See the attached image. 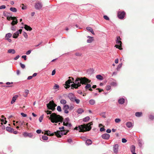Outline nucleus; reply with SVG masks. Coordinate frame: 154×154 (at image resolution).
I'll return each mask as SVG.
<instances>
[{"instance_id": "obj_1", "label": "nucleus", "mask_w": 154, "mask_h": 154, "mask_svg": "<svg viewBox=\"0 0 154 154\" xmlns=\"http://www.w3.org/2000/svg\"><path fill=\"white\" fill-rule=\"evenodd\" d=\"M90 82V80L85 77L77 78L75 81V83L71 85V86L75 88H77L81 86V84H85Z\"/></svg>"}, {"instance_id": "obj_2", "label": "nucleus", "mask_w": 154, "mask_h": 154, "mask_svg": "<svg viewBox=\"0 0 154 154\" xmlns=\"http://www.w3.org/2000/svg\"><path fill=\"white\" fill-rule=\"evenodd\" d=\"M92 124V122H91L86 125H82L79 126L78 127H75V129L79 130V132H84L85 131H88L91 129V125Z\"/></svg>"}, {"instance_id": "obj_3", "label": "nucleus", "mask_w": 154, "mask_h": 154, "mask_svg": "<svg viewBox=\"0 0 154 154\" xmlns=\"http://www.w3.org/2000/svg\"><path fill=\"white\" fill-rule=\"evenodd\" d=\"M49 119L52 123H57L58 122H62L63 119L59 115H57L55 113H52L50 115Z\"/></svg>"}, {"instance_id": "obj_4", "label": "nucleus", "mask_w": 154, "mask_h": 154, "mask_svg": "<svg viewBox=\"0 0 154 154\" xmlns=\"http://www.w3.org/2000/svg\"><path fill=\"white\" fill-rule=\"evenodd\" d=\"M121 38L119 36L117 37V39L116 41V44L117 45H116L115 46L116 48H118L120 50H122V48H121V45L122 42L120 41Z\"/></svg>"}, {"instance_id": "obj_5", "label": "nucleus", "mask_w": 154, "mask_h": 154, "mask_svg": "<svg viewBox=\"0 0 154 154\" xmlns=\"http://www.w3.org/2000/svg\"><path fill=\"white\" fill-rule=\"evenodd\" d=\"M47 106L49 109L53 110L55 109V107L57 105L54 103V101H50L49 103L47 104Z\"/></svg>"}, {"instance_id": "obj_6", "label": "nucleus", "mask_w": 154, "mask_h": 154, "mask_svg": "<svg viewBox=\"0 0 154 154\" xmlns=\"http://www.w3.org/2000/svg\"><path fill=\"white\" fill-rule=\"evenodd\" d=\"M69 118H65L63 122V125L64 126H67L69 127H71L72 125L69 122Z\"/></svg>"}, {"instance_id": "obj_7", "label": "nucleus", "mask_w": 154, "mask_h": 154, "mask_svg": "<svg viewBox=\"0 0 154 154\" xmlns=\"http://www.w3.org/2000/svg\"><path fill=\"white\" fill-rule=\"evenodd\" d=\"M69 118H65L63 122V125L64 126H67L69 127H71L72 125L69 122Z\"/></svg>"}, {"instance_id": "obj_8", "label": "nucleus", "mask_w": 154, "mask_h": 154, "mask_svg": "<svg viewBox=\"0 0 154 154\" xmlns=\"http://www.w3.org/2000/svg\"><path fill=\"white\" fill-rule=\"evenodd\" d=\"M125 15V13L124 11H119L118 13V16L120 19H123Z\"/></svg>"}, {"instance_id": "obj_9", "label": "nucleus", "mask_w": 154, "mask_h": 154, "mask_svg": "<svg viewBox=\"0 0 154 154\" xmlns=\"http://www.w3.org/2000/svg\"><path fill=\"white\" fill-rule=\"evenodd\" d=\"M42 4L40 2H37L35 3V7L36 10H40L42 7Z\"/></svg>"}, {"instance_id": "obj_10", "label": "nucleus", "mask_w": 154, "mask_h": 154, "mask_svg": "<svg viewBox=\"0 0 154 154\" xmlns=\"http://www.w3.org/2000/svg\"><path fill=\"white\" fill-rule=\"evenodd\" d=\"M22 31V29H20L18 31L15 32L13 35V38H17L18 37L19 34L21 33Z\"/></svg>"}, {"instance_id": "obj_11", "label": "nucleus", "mask_w": 154, "mask_h": 154, "mask_svg": "<svg viewBox=\"0 0 154 154\" xmlns=\"http://www.w3.org/2000/svg\"><path fill=\"white\" fill-rule=\"evenodd\" d=\"M69 108V106L68 105L66 104L64 105L63 106V109L64 110V112L65 113L67 114L69 113L68 109Z\"/></svg>"}, {"instance_id": "obj_12", "label": "nucleus", "mask_w": 154, "mask_h": 154, "mask_svg": "<svg viewBox=\"0 0 154 154\" xmlns=\"http://www.w3.org/2000/svg\"><path fill=\"white\" fill-rule=\"evenodd\" d=\"M110 135L108 134L105 133L101 135L102 138L105 140H108L110 137Z\"/></svg>"}, {"instance_id": "obj_13", "label": "nucleus", "mask_w": 154, "mask_h": 154, "mask_svg": "<svg viewBox=\"0 0 154 154\" xmlns=\"http://www.w3.org/2000/svg\"><path fill=\"white\" fill-rule=\"evenodd\" d=\"M119 147V145L117 144L114 145L113 147V150L115 153H117L118 152Z\"/></svg>"}, {"instance_id": "obj_14", "label": "nucleus", "mask_w": 154, "mask_h": 154, "mask_svg": "<svg viewBox=\"0 0 154 154\" xmlns=\"http://www.w3.org/2000/svg\"><path fill=\"white\" fill-rule=\"evenodd\" d=\"M72 81L70 79H68L66 82L65 85L66 86V89L69 88L70 87V86L69 85V84H70V83H72Z\"/></svg>"}, {"instance_id": "obj_15", "label": "nucleus", "mask_w": 154, "mask_h": 154, "mask_svg": "<svg viewBox=\"0 0 154 154\" xmlns=\"http://www.w3.org/2000/svg\"><path fill=\"white\" fill-rule=\"evenodd\" d=\"M68 97L71 101H74V100L75 97L72 93H70L69 94Z\"/></svg>"}, {"instance_id": "obj_16", "label": "nucleus", "mask_w": 154, "mask_h": 154, "mask_svg": "<svg viewBox=\"0 0 154 154\" xmlns=\"http://www.w3.org/2000/svg\"><path fill=\"white\" fill-rule=\"evenodd\" d=\"M18 97V95H15L12 97V100L11 101V104L14 103L15 102L17 99Z\"/></svg>"}, {"instance_id": "obj_17", "label": "nucleus", "mask_w": 154, "mask_h": 154, "mask_svg": "<svg viewBox=\"0 0 154 154\" xmlns=\"http://www.w3.org/2000/svg\"><path fill=\"white\" fill-rule=\"evenodd\" d=\"M23 135L24 137H31L32 136V134L30 133H28L26 132H24L23 134Z\"/></svg>"}, {"instance_id": "obj_18", "label": "nucleus", "mask_w": 154, "mask_h": 154, "mask_svg": "<svg viewBox=\"0 0 154 154\" xmlns=\"http://www.w3.org/2000/svg\"><path fill=\"white\" fill-rule=\"evenodd\" d=\"M126 125L128 128H132L133 126V124L131 122H128L126 123Z\"/></svg>"}, {"instance_id": "obj_19", "label": "nucleus", "mask_w": 154, "mask_h": 154, "mask_svg": "<svg viewBox=\"0 0 154 154\" xmlns=\"http://www.w3.org/2000/svg\"><path fill=\"white\" fill-rule=\"evenodd\" d=\"M55 133L56 135L58 137H60L62 136V132H61V131H57Z\"/></svg>"}, {"instance_id": "obj_20", "label": "nucleus", "mask_w": 154, "mask_h": 154, "mask_svg": "<svg viewBox=\"0 0 154 154\" xmlns=\"http://www.w3.org/2000/svg\"><path fill=\"white\" fill-rule=\"evenodd\" d=\"M84 112V110L82 108H79L76 111V112L79 114H81Z\"/></svg>"}, {"instance_id": "obj_21", "label": "nucleus", "mask_w": 154, "mask_h": 154, "mask_svg": "<svg viewBox=\"0 0 154 154\" xmlns=\"http://www.w3.org/2000/svg\"><path fill=\"white\" fill-rule=\"evenodd\" d=\"M16 52L15 50L13 49H10L8 51V53H11L12 54H14Z\"/></svg>"}, {"instance_id": "obj_22", "label": "nucleus", "mask_w": 154, "mask_h": 154, "mask_svg": "<svg viewBox=\"0 0 154 154\" xmlns=\"http://www.w3.org/2000/svg\"><path fill=\"white\" fill-rule=\"evenodd\" d=\"M86 29L91 32L93 35L94 34V33L93 29L90 27H87L86 28Z\"/></svg>"}, {"instance_id": "obj_23", "label": "nucleus", "mask_w": 154, "mask_h": 154, "mask_svg": "<svg viewBox=\"0 0 154 154\" xmlns=\"http://www.w3.org/2000/svg\"><path fill=\"white\" fill-rule=\"evenodd\" d=\"M6 129L7 131L11 132H12L14 130L13 128L9 127H7Z\"/></svg>"}, {"instance_id": "obj_24", "label": "nucleus", "mask_w": 154, "mask_h": 154, "mask_svg": "<svg viewBox=\"0 0 154 154\" xmlns=\"http://www.w3.org/2000/svg\"><path fill=\"white\" fill-rule=\"evenodd\" d=\"M118 102L119 104H123L125 102V99L122 98H120L118 100Z\"/></svg>"}, {"instance_id": "obj_25", "label": "nucleus", "mask_w": 154, "mask_h": 154, "mask_svg": "<svg viewBox=\"0 0 154 154\" xmlns=\"http://www.w3.org/2000/svg\"><path fill=\"white\" fill-rule=\"evenodd\" d=\"M24 28L27 31H31L32 30V28L31 27L26 25H24Z\"/></svg>"}, {"instance_id": "obj_26", "label": "nucleus", "mask_w": 154, "mask_h": 154, "mask_svg": "<svg viewBox=\"0 0 154 154\" xmlns=\"http://www.w3.org/2000/svg\"><path fill=\"white\" fill-rule=\"evenodd\" d=\"M45 134H47L48 136H53L54 135V134L53 133L51 134L50 132L49 131H45V133H44Z\"/></svg>"}, {"instance_id": "obj_27", "label": "nucleus", "mask_w": 154, "mask_h": 154, "mask_svg": "<svg viewBox=\"0 0 154 154\" xmlns=\"http://www.w3.org/2000/svg\"><path fill=\"white\" fill-rule=\"evenodd\" d=\"M110 85L112 86L115 87L117 85V83L116 81L115 80H114L113 81L111 82L110 83Z\"/></svg>"}, {"instance_id": "obj_28", "label": "nucleus", "mask_w": 154, "mask_h": 154, "mask_svg": "<svg viewBox=\"0 0 154 154\" xmlns=\"http://www.w3.org/2000/svg\"><path fill=\"white\" fill-rule=\"evenodd\" d=\"M88 38H89L87 40V42L88 43H91L93 40V37L90 36H88Z\"/></svg>"}, {"instance_id": "obj_29", "label": "nucleus", "mask_w": 154, "mask_h": 154, "mask_svg": "<svg viewBox=\"0 0 154 154\" xmlns=\"http://www.w3.org/2000/svg\"><path fill=\"white\" fill-rule=\"evenodd\" d=\"M89 103L91 105H94L95 104V101L93 99H91L89 101Z\"/></svg>"}, {"instance_id": "obj_30", "label": "nucleus", "mask_w": 154, "mask_h": 154, "mask_svg": "<svg viewBox=\"0 0 154 154\" xmlns=\"http://www.w3.org/2000/svg\"><path fill=\"white\" fill-rule=\"evenodd\" d=\"M131 151L132 152H135V147L134 145H132L131 148Z\"/></svg>"}, {"instance_id": "obj_31", "label": "nucleus", "mask_w": 154, "mask_h": 154, "mask_svg": "<svg viewBox=\"0 0 154 154\" xmlns=\"http://www.w3.org/2000/svg\"><path fill=\"white\" fill-rule=\"evenodd\" d=\"M29 90H27V89L25 90V91L24 92V94H23V96L25 97H26L27 96L28 94L29 93Z\"/></svg>"}, {"instance_id": "obj_32", "label": "nucleus", "mask_w": 154, "mask_h": 154, "mask_svg": "<svg viewBox=\"0 0 154 154\" xmlns=\"http://www.w3.org/2000/svg\"><path fill=\"white\" fill-rule=\"evenodd\" d=\"M96 77L98 79H99L100 80H102L103 79V76L100 75H96Z\"/></svg>"}, {"instance_id": "obj_33", "label": "nucleus", "mask_w": 154, "mask_h": 154, "mask_svg": "<svg viewBox=\"0 0 154 154\" xmlns=\"http://www.w3.org/2000/svg\"><path fill=\"white\" fill-rule=\"evenodd\" d=\"M138 143L139 144V145L140 147H141L142 146L143 144V143L142 141V140L141 139H139L138 140Z\"/></svg>"}, {"instance_id": "obj_34", "label": "nucleus", "mask_w": 154, "mask_h": 154, "mask_svg": "<svg viewBox=\"0 0 154 154\" xmlns=\"http://www.w3.org/2000/svg\"><path fill=\"white\" fill-rule=\"evenodd\" d=\"M11 36H12L11 34L9 33H8L6 35L5 37L7 39V38H9L11 37Z\"/></svg>"}, {"instance_id": "obj_35", "label": "nucleus", "mask_w": 154, "mask_h": 154, "mask_svg": "<svg viewBox=\"0 0 154 154\" xmlns=\"http://www.w3.org/2000/svg\"><path fill=\"white\" fill-rule=\"evenodd\" d=\"M10 10L11 11L14 12H16L17 11V9L15 8L11 7L10 8Z\"/></svg>"}, {"instance_id": "obj_36", "label": "nucleus", "mask_w": 154, "mask_h": 154, "mask_svg": "<svg viewBox=\"0 0 154 154\" xmlns=\"http://www.w3.org/2000/svg\"><path fill=\"white\" fill-rule=\"evenodd\" d=\"M60 103L61 104L65 105L66 103V101L65 100L62 99L60 100Z\"/></svg>"}, {"instance_id": "obj_37", "label": "nucleus", "mask_w": 154, "mask_h": 154, "mask_svg": "<svg viewBox=\"0 0 154 154\" xmlns=\"http://www.w3.org/2000/svg\"><path fill=\"white\" fill-rule=\"evenodd\" d=\"M92 143L91 141L89 139L87 140L86 141V142H85L86 144V145H89L90 144H91Z\"/></svg>"}, {"instance_id": "obj_38", "label": "nucleus", "mask_w": 154, "mask_h": 154, "mask_svg": "<svg viewBox=\"0 0 154 154\" xmlns=\"http://www.w3.org/2000/svg\"><path fill=\"white\" fill-rule=\"evenodd\" d=\"M90 119L89 116H87L83 119V121L84 122H87Z\"/></svg>"}, {"instance_id": "obj_39", "label": "nucleus", "mask_w": 154, "mask_h": 154, "mask_svg": "<svg viewBox=\"0 0 154 154\" xmlns=\"http://www.w3.org/2000/svg\"><path fill=\"white\" fill-rule=\"evenodd\" d=\"M18 23L17 20H16L15 21V20H13L12 22L11 23V24L13 26L14 25L17 24Z\"/></svg>"}, {"instance_id": "obj_40", "label": "nucleus", "mask_w": 154, "mask_h": 154, "mask_svg": "<svg viewBox=\"0 0 154 154\" xmlns=\"http://www.w3.org/2000/svg\"><path fill=\"white\" fill-rule=\"evenodd\" d=\"M142 115V113L141 112H136L135 113V116H136L139 117H140Z\"/></svg>"}, {"instance_id": "obj_41", "label": "nucleus", "mask_w": 154, "mask_h": 154, "mask_svg": "<svg viewBox=\"0 0 154 154\" xmlns=\"http://www.w3.org/2000/svg\"><path fill=\"white\" fill-rule=\"evenodd\" d=\"M75 101L77 104H79L80 102V100L79 99H76V97H75L74 100V101Z\"/></svg>"}, {"instance_id": "obj_42", "label": "nucleus", "mask_w": 154, "mask_h": 154, "mask_svg": "<svg viewBox=\"0 0 154 154\" xmlns=\"http://www.w3.org/2000/svg\"><path fill=\"white\" fill-rule=\"evenodd\" d=\"M42 138L43 140H46L48 139V137L47 136H45V135H44V136H42Z\"/></svg>"}, {"instance_id": "obj_43", "label": "nucleus", "mask_w": 154, "mask_h": 154, "mask_svg": "<svg viewBox=\"0 0 154 154\" xmlns=\"http://www.w3.org/2000/svg\"><path fill=\"white\" fill-rule=\"evenodd\" d=\"M91 87V85L90 84H88L85 86V88L86 89H89Z\"/></svg>"}, {"instance_id": "obj_44", "label": "nucleus", "mask_w": 154, "mask_h": 154, "mask_svg": "<svg viewBox=\"0 0 154 154\" xmlns=\"http://www.w3.org/2000/svg\"><path fill=\"white\" fill-rule=\"evenodd\" d=\"M122 63H121L119 64L118 65V66L116 68L117 70H119V69L122 67Z\"/></svg>"}, {"instance_id": "obj_45", "label": "nucleus", "mask_w": 154, "mask_h": 154, "mask_svg": "<svg viewBox=\"0 0 154 154\" xmlns=\"http://www.w3.org/2000/svg\"><path fill=\"white\" fill-rule=\"evenodd\" d=\"M1 121L2 122V125H3V123H4V124H6L7 122V121L6 120H4V119H2L1 120Z\"/></svg>"}, {"instance_id": "obj_46", "label": "nucleus", "mask_w": 154, "mask_h": 154, "mask_svg": "<svg viewBox=\"0 0 154 154\" xmlns=\"http://www.w3.org/2000/svg\"><path fill=\"white\" fill-rule=\"evenodd\" d=\"M115 122L116 123H118L119 122L121 121V120L119 119H116L115 120Z\"/></svg>"}, {"instance_id": "obj_47", "label": "nucleus", "mask_w": 154, "mask_h": 154, "mask_svg": "<svg viewBox=\"0 0 154 154\" xmlns=\"http://www.w3.org/2000/svg\"><path fill=\"white\" fill-rule=\"evenodd\" d=\"M23 35L24 37L26 38H28V35L26 32H24L23 33Z\"/></svg>"}, {"instance_id": "obj_48", "label": "nucleus", "mask_w": 154, "mask_h": 154, "mask_svg": "<svg viewBox=\"0 0 154 154\" xmlns=\"http://www.w3.org/2000/svg\"><path fill=\"white\" fill-rule=\"evenodd\" d=\"M57 110L59 112L61 111L62 110L60 106H58L57 107Z\"/></svg>"}, {"instance_id": "obj_49", "label": "nucleus", "mask_w": 154, "mask_h": 154, "mask_svg": "<svg viewBox=\"0 0 154 154\" xmlns=\"http://www.w3.org/2000/svg\"><path fill=\"white\" fill-rule=\"evenodd\" d=\"M20 66L21 67L22 69H24V68H25V65L24 64L22 63H20Z\"/></svg>"}, {"instance_id": "obj_50", "label": "nucleus", "mask_w": 154, "mask_h": 154, "mask_svg": "<svg viewBox=\"0 0 154 154\" xmlns=\"http://www.w3.org/2000/svg\"><path fill=\"white\" fill-rule=\"evenodd\" d=\"M111 87L110 85H107L106 86V89L107 90H109L111 89Z\"/></svg>"}, {"instance_id": "obj_51", "label": "nucleus", "mask_w": 154, "mask_h": 154, "mask_svg": "<svg viewBox=\"0 0 154 154\" xmlns=\"http://www.w3.org/2000/svg\"><path fill=\"white\" fill-rule=\"evenodd\" d=\"M103 18L105 19L106 20H109V17L106 15L104 16Z\"/></svg>"}, {"instance_id": "obj_52", "label": "nucleus", "mask_w": 154, "mask_h": 154, "mask_svg": "<svg viewBox=\"0 0 154 154\" xmlns=\"http://www.w3.org/2000/svg\"><path fill=\"white\" fill-rule=\"evenodd\" d=\"M74 108V106L73 105L70 106H69V110H71L72 109H73Z\"/></svg>"}, {"instance_id": "obj_53", "label": "nucleus", "mask_w": 154, "mask_h": 154, "mask_svg": "<svg viewBox=\"0 0 154 154\" xmlns=\"http://www.w3.org/2000/svg\"><path fill=\"white\" fill-rule=\"evenodd\" d=\"M59 88V86L57 84L55 85V86H54V89H57Z\"/></svg>"}, {"instance_id": "obj_54", "label": "nucleus", "mask_w": 154, "mask_h": 154, "mask_svg": "<svg viewBox=\"0 0 154 154\" xmlns=\"http://www.w3.org/2000/svg\"><path fill=\"white\" fill-rule=\"evenodd\" d=\"M43 115L41 116L39 118V121L40 122H42V120L43 119Z\"/></svg>"}, {"instance_id": "obj_55", "label": "nucleus", "mask_w": 154, "mask_h": 154, "mask_svg": "<svg viewBox=\"0 0 154 154\" xmlns=\"http://www.w3.org/2000/svg\"><path fill=\"white\" fill-rule=\"evenodd\" d=\"M61 132H62V135H66L67 134V132L65 133V131L64 130L61 131Z\"/></svg>"}, {"instance_id": "obj_56", "label": "nucleus", "mask_w": 154, "mask_h": 154, "mask_svg": "<svg viewBox=\"0 0 154 154\" xmlns=\"http://www.w3.org/2000/svg\"><path fill=\"white\" fill-rule=\"evenodd\" d=\"M6 8V6L5 5H2L0 6V9H5Z\"/></svg>"}, {"instance_id": "obj_57", "label": "nucleus", "mask_w": 154, "mask_h": 154, "mask_svg": "<svg viewBox=\"0 0 154 154\" xmlns=\"http://www.w3.org/2000/svg\"><path fill=\"white\" fill-rule=\"evenodd\" d=\"M127 141V140L125 138H122V142L123 143H125Z\"/></svg>"}, {"instance_id": "obj_58", "label": "nucleus", "mask_w": 154, "mask_h": 154, "mask_svg": "<svg viewBox=\"0 0 154 154\" xmlns=\"http://www.w3.org/2000/svg\"><path fill=\"white\" fill-rule=\"evenodd\" d=\"M21 115L23 117H26L27 116V115L23 112L21 113Z\"/></svg>"}, {"instance_id": "obj_59", "label": "nucleus", "mask_w": 154, "mask_h": 154, "mask_svg": "<svg viewBox=\"0 0 154 154\" xmlns=\"http://www.w3.org/2000/svg\"><path fill=\"white\" fill-rule=\"evenodd\" d=\"M19 57H20V56L19 55H18L16 57H15L14 58V60H17L19 58Z\"/></svg>"}, {"instance_id": "obj_60", "label": "nucleus", "mask_w": 154, "mask_h": 154, "mask_svg": "<svg viewBox=\"0 0 154 154\" xmlns=\"http://www.w3.org/2000/svg\"><path fill=\"white\" fill-rule=\"evenodd\" d=\"M149 118L151 120H153L154 119V116L152 115H150Z\"/></svg>"}, {"instance_id": "obj_61", "label": "nucleus", "mask_w": 154, "mask_h": 154, "mask_svg": "<svg viewBox=\"0 0 154 154\" xmlns=\"http://www.w3.org/2000/svg\"><path fill=\"white\" fill-rule=\"evenodd\" d=\"M56 72L55 70V69L53 70L52 72L51 75H53L55 74Z\"/></svg>"}, {"instance_id": "obj_62", "label": "nucleus", "mask_w": 154, "mask_h": 154, "mask_svg": "<svg viewBox=\"0 0 154 154\" xmlns=\"http://www.w3.org/2000/svg\"><path fill=\"white\" fill-rule=\"evenodd\" d=\"M26 55H23L22 56V58L24 59V60H26Z\"/></svg>"}, {"instance_id": "obj_63", "label": "nucleus", "mask_w": 154, "mask_h": 154, "mask_svg": "<svg viewBox=\"0 0 154 154\" xmlns=\"http://www.w3.org/2000/svg\"><path fill=\"white\" fill-rule=\"evenodd\" d=\"M67 141L69 143H71L72 142V139H69L67 140Z\"/></svg>"}, {"instance_id": "obj_64", "label": "nucleus", "mask_w": 154, "mask_h": 154, "mask_svg": "<svg viewBox=\"0 0 154 154\" xmlns=\"http://www.w3.org/2000/svg\"><path fill=\"white\" fill-rule=\"evenodd\" d=\"M31 51L30 50H29L28 51H27L26 52V54L27 55H29L31 53Z\"/></svg>"}]
</instances>
